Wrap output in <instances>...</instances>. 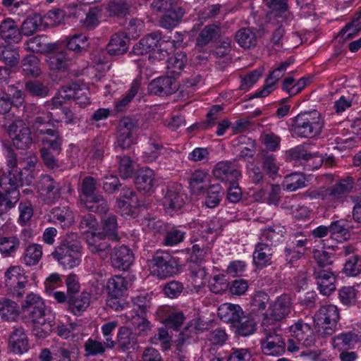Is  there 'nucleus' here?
Segmentation results:
<instances>
[{
	"instance_id": "51",
	"label": "nucleus",
	"mask_w": 361,
	"mask_h": 361,
	"mask_svg": "<svg viewBox=\"0 0 361 361\" xmlns=\"http://www.w3.org/2000/svg\"><path fill=\"white\" fill-rule=\"evenodd\" d=\"M183 14L184 12L180 8H169L161 20V26L166 29L176 26L183 16Z\"/></svg>"
},
{
	"instance_id": "57",
	"label": "nucleus",
	"mask_w": 361,
	"mask_h": 361,
	"mask_svg": "<svg viewBox=\"0 0 361 361\" xmlns=\"http://www.w3.org/2000/svg\"><path fill=\"white\" fill-rule=\"evenodd\" d=\"M85 357L97 356L102 355L107 348L105 341L104 343L89 338L84 343Z\"/></svg>"
},
{
	"instance_id": "48",
	"label": "nucleus",
	"mask_w": 361,
	"mask_h": 361,
	"mask_svg": "<svg viewBox=\"0 0 361 361\" xmlns=\"http://www.w3.org/2000/svg\"><path fill=\"white\" fill-rule=\"evenodd\" d=\"M36 162L37 159L35 157H30L26 163L25 161H19L20 169H23V171L19 172V177L18 178L20 180L19 186L23 184L30 185L32 183L33 180L32 171L35 167Z\"/></svg>"
},
{
	"instance_id": "25",
	"label": "nucleus",
	"mask_w": 361,
	"mask_h": 361,
	"mask_svg": "<svg viewBox=\"0 0 361 361\" xmlns=\"http://www.w3.org/2000/svg\"><path fill=\"white\" fill-rule=\"evenodd\" d=\"M361 342V334L350 331L342 332L333 338L332 345L338 350L353 349Z\"/></svg>"
},
{
	"instance_id": "49",
	"label": "nucleus",
	"mask_w": 361,
	"mask_h": 361,
	"mask_svg": "<svg viewBox=\"0 0 361 361\" xmlns=\"http://www.w3.org/2000/svg\"><path fill=\"white\" fill-rule=\"evenodd\" d=\"M0 314L5 320L14 321L19 315L18 307L15 302L2 298L0 300Z\"/></svg>"
},
{
	"instance_id": "38",
	"label": "nucleus",
	"mask_w": 361,
	"mask_h": 361,
	"mask_svg": "<svg viewBox=\"0 0 361 361\" xmlns=\"http://www.w3.org/2000/svg\"><path fill=\"white\" fill-rule=\"evenodd\" d=\"M78 85L77 84H72L69 86L61 87L58 91L56 95L52 99L51 103L49 104L52 106L51 109H57L62 106V104L66 101L73 99Z\"/></svg>"
},
{
	"instance_id": "55",
	"label": "nucleus",
	"mask_w": 361,
	"mask_h": 361,
	"mask_svg": "<svg viewBox=\"0 0 361 361\" xmlns=\"http://www.w3.org/2000/svg\"><path fill=\"white\" fill-rule=\"evenodd\" d=\"M79 228L84 237L100 231L99 223L94 215L88 214L83 216L79 224Z\"/></svg>"
},
{
	"instance_id": "2",
	"label": "nucleus",
	"mask_w": 361,
	"mask_h": 361,
	"mask_svg": "<svg viewBox=\"0 0 361 361\" xmlns=\"http://www.w3.org/2000/svg\"><path fill=\"white\" fill-rule=\"evenodd\" d=\"M324 120L321 114L313 110L299 114L293 118L292 133L300 137H313L318 135L323 128Z\"/></svg>"
},
{
	"instance_id": "18",
	"label": "nucleus",
	"mask_w": 361,
	"mask_h": 361,
	"mask_svg": "<svg viewBox=\"0 0 361 361\" xmlns=\"http://www.w3.org/2000/svg\"><path fill=\"white\" fill-rule=\"evenodd\" d=\"M89 250L94 254H97L101 258L107 257L108 250L110 247L109 240L102 231H99L85 237Z\"/></svg>"
},
{
	"instance_id": "23",
	"label": "nucleus",
	"mask_w": 361,
	"mask_h": 361,
	"mask_svg": "<svg viewBox=\"0 0 361 361\" xmlns=\"http://www.w3.org/2000/svg\"><path fill=\"white\" fill-rule=\"evenodd\" d=\"M185 204L183 195L180 193V185L169 186L163 199V204L167 212L180 209Z\"/></svg>"
},
{
	"instance_id": "62",
	"label": "nucleus",
	"mask_w": 361,
	"mask_h": 361,
	"mask_svg": "<svg viewBox=\"0 0 361 361\" xmlns=\"http://www.w3.org/2000/svg\"><path fill=\"white\" fill-rule=\"evenodd\" d=\"M190 273L193 286L197 288L203 286L207 281V272L204 267L198 264L190 267Z\"/></svg>"
},
{
	"instance_id": "60",
	"label": "nucleus",
	"mask_w": 361,
	"mask_h": 361,
	"mask_svg": "<svg viewBox=\"0 0 361 361\" xmlns=\"http://www.w3.org/2000/svg\"><path fill=\"white\" fill-rule=\"evenodd\" d=\"M23 71L25 75L37 77L40 74L39 61L34 55H29L23 60Z\"/></svg>"
},
{
	"instance_id": "31",
	"label": "nucleus",
	"mask_w": 361,
	"mask_h": 361,
	"mask_svg": "<svg viewBox=\"0 0 361 361\" xmlns=\"http://www.w3.org/2000/svg\"><path fill=\"white\" fill-rule=\"evenodd\" d=\"M188 59L185 53L177 52L171 56L166 63V74L168 76L177 78L183 72L187 64Z\"/></svg>"
},
{
	"instance_id": "19",
	"label": "nucleus",
	"mask_w": 361,
	"mask_h": 361,
	"mask_svg": "<svg viewBox=\"0 0 361 361\" xmlns=\"http://www.w3.org/2000/svg\"><path fill=\"white\" fill-rule=\"evenodd\" d=\"M213 175L216 179L228 184L238 180L242 176L235 165L229 161L218 162L213 169Z\"/></svg>"
},
{
	"instance_id": "41",
	"label": "nucleus",
	"mask_w": 361,
	"mask_h": 361,
	"mask_svg": "<svg viewBox=\"0 0 361 361\" xmlns=\"http://www.w3.org/2000/svg\"><path fill=\"white\" fill-rule=\"evenodd\" d=\"M306 178L301 173H292L285 176L282 187L285 190L294 192L298 189L305 188Z\"/></svg>"
},
{
	"instance_id": "16",
	"label": "nucleus",
	"mask_w": 361,
	"mask_h": 361,
	"mask_svg": "<svg viewBox=\"0 0 361 361\" xmlns=\"http://www.w3.org/2000/svg\"><path fill=\"white\" fill-rule=\"evenodd\" d=\"M136 123L130 118H122L118 125L116 145L122 149H128L136 142Z\"/></svg>"
},
{
	"instance_id": "32",
	"label": "nucleus",
	"mask_w": 361,
	"mask_h": 361,
	"mask_svg": "<svg viewBox=\"0 0 361 361\" xmlns=\"http://www.w3.org/2000/svg\"><path fill=\"white\" fill-rule=\"evenodd\" d=\"M127 289L128 281L120 275H115L107 281L106 291L108 295L112 298H121L125 295Z\"/></svg>"
},
{
	"instance_id": "12",
	"label": "nucleus",
	"mask_w": 361,
	"mask_h": 361,
	"mask_svg": "<svg viewBox=\"0 0 361 361\" xmlns=\"http://www.w3.org/2000/svg\"><path fill=\"white\" fill-rule=\"evenodd\" d=\"M265 338L261 341V348L264 354L279 356L285 352V343L281 336L276 334L277 326H262Z\"/></svg>"
},
{
	"instance_id": "4",
	"label": "nucleus",
	"mask_w": 361,
	"mask_h": 361,
	"mask_svg": "<svg viewBox=\"0 0 361 361\" xmlns=\"http://www.w3.org/2000/svg\"><path fill=\"white\" fill-rule=\"evenodd\" d=\"M52 114L49 112L43 116H37L32 122V128L39 135H48L50 138L42 139L44 147L56 153H59L61 149L62 137L56 129L49 128L52 120Z\"/></svg>"
},
{
	"instance_id": "30",
	"label": "nucleus",
	"mask_w": 361,
	"mask_h": 361,
	"mask_svg": "<svg viewBox=\"0 0 361 361\" xmlns=\"http://www.w3.org/2000/svg\"><path fill=\"white\" fill-rule=\"evenodd\" d=\"M315 279L320 293L330 295L336 290V276L331 271L321 270L315 272Z\"/></svg>"
},
{
	"instance_id": "47",
	"label": "nucleus",
	"mask_w": 361,
	"mask_h": 361,
	"mask_svg": "<svg viewBox=\"0 0 361 361\" xmlns=\"http://www.w3.org/2000/svg\"><path fill=\"white\" fill-rule=\"evenodd\" d=\"M49 67L53 70H66L71 64L70 57L66 51L52 53L48 59Z\"/></svg>"
},
{
	"instance_id": "33",
	"label": "nucleus",
	"mask_w": 361,
	"mask_h": 361,
	"mask_svg": "<svg viewBox=\"0 0 361 361\" xmlns=\"http://www.w3.org/2000/svg\"><path fill=\"white\" fill-rule=\"evenodd\" d=\"M286 233L284 226L277 224L262 230L259 240L274 245L280 242Z\"/></svg>"
},
{
	"instance_id": "35",
	"label": "nucleus",
	"mask_w": 361,
	"mask_h": 361,
	"mask_svg": "<svg viewBox=\"0 0 361 361\" xmlns=\"http://www.w3.org/2000/svg\"><path fill=\"white\" fill-rule=\"evenodd\" d=\"M82 326L76 323H71L67 325H60L58 327V335L64 338L74 342H78L83 338Z\"/></svg>"
},
{
	"instance_id": "17",
	"label": "nucleus",
	"mask_w": 361,
	"mask_h": 361,
	"mask_svg": "<svg viewBox=\"0 0 361 361\" xmlns=\"http://www.w3.org/2000/svg\"><path fill=\"white\" fill-rule=\"evenodd\" d=\"M288 336L295 338L299 344L303 346H311L315 339L311 326L302 320H298L289 327Z\"/></svg>"
},
{
	"instance_id": "22",
	"label": "nucleus",
	"mask_w": 361,
	"mask_h": 361,
	"mask_svg": "<svg viewBox=\"0 0 361 361\" xmlns=\"http://www.w3.org/2000/svg\"><path fill=\"white\" fill-rule=\"evenodd\" d=\"M191 257L195 258L196 262H201L211 253L214 238L209 235H200L192 240Z\"/></svg>"
},
{
	"instance_id": "27",
	"label": "nucleus",
	"mask_w": 361,
	"mask_h": 361,
	"mask_svg": "<svg viewBox=\"0 0 361 361\" xmlns=\"http://www.w3.org/2000/svg\"><path fill=\"white\" fill-rule=\"evenodd\" d=\"M8 344L11 350L16 354H23L28 350V339L23 327L15 328L13 330Z\"/></svg>"
},
{
	"instance_id": "64",
	"label": "nucleus",
	"mask_w": 361,
	"mask_h": 361,
	"mask_svg": "<svg viewBox=\"0 0 361 361\" xmlns=\"http://www.w3.org/2000/svg\"><path fill=\"white\" fill-rule=\"evenodd\" d=\"M118 171L123 179H127L132 177L134 169L132 160L127 156L117 157Z\"/></svg>"
},
{
	"instance_id": "56",
	"label": "nucleus",
	"mask_w": 361,
	"mask_h": 361,
	"mask_svg": "<svg viewBox=\"0 0 361 361\" xmlns=\"http://www.w3.org/2000/svg\"><path fill=\"white\" fill-rule=\"evenodd\" d=\"M331 238L341 243L349 238L350 233L348 228L341 221L332 222L329 226Z\"/></svg>"
},
{
	"instance_id": "59",
	"label": "nucleus",
	"mask_w": 361,
	"mask_h": 361,
	"mask_svg": "<svg viewBox=\"0 0 361 361\" xmlns=\"http://www.w3.org/2000/svg\"><path fill=\"white\" fill-rule=\"evenodd\" d=\"M223 191L219 185H213L207 192L204 204L208 208H214L219 204L223 197Z\"/></svg>"
},
{
	"instance_id": "10",
	"label": "nucleus",
	"mask_w": 361,
	"mask_h": 361,
	"mask_svg": "<svg viewBox=\"0 0 361 361\" xmlns=\"http://www.w3.org/2000/svg\"><path fill=\"white\" fill-rule=\"evenodd\" d=\"M176 261L169 253L158 251L149 264L150 274L164 279L172 276L176 271Z\"/></svg>"
},
{
	"instance_id": "53",
	"label": "nucleus",
	"mask_w": 361,
	"mask_h": 361,
	"mask_svg": "<svg viewBox=\"0 0 361 361\" xmlns=\"http://www.w3.org/2000/svg\"><path fill=\"white\" fill-rule=\"evenodd\" d=\"M102 232L111 240H118V223L114 214H109L102 219Z\"/></svg>"
},
{
	"instance_id": "58",
	"label": "nucleus",
	"mask_w": 361,
	"mask_h": 361,
	"mask_svg": "<svg viewBox=\"0 0 361 361\" xmlns=\"http://www.w3.org/2000/svg\"><path fill=\"white\" fill-rule=\"evenodd\" d=\"M0 59L6 65L14 66L20 60L18 51L11 45L0 47Z\"/></svg>"
},
{
	"instance_id": "11",
	"label": "nucleus",
	"mask_w": 361,
	"mask_h": 361,
	"mask_svg": "<svg viewBox=\"0 0 361 361\" xmlns=\"http://www.w3.org/2000/svg\"><path fill=\"white\" fill-rule=\"evenodd\" d=\"M353 186L352 178L341 180L331 187H324L323 202L327 208H336L346 198Z\"/></svg>"
},
{
	"instance_id": "3",
	"label": "nucleus",
	"mask_w": 361,
	"mask_h": 361,
	"mask_svg": "<svg viewBox=\"0 0 361 361\" xmlns=\"http://www.w3.org/2000/svg\"><path fill=\"white\" fill-rule=\"evenodd\" d=\"M171 42L161 40L158 33L149 34L134 45L133 52L135 55L150 54L149 60L152 61L164 60L169 55V47Z\"/></svg>"
},
{
	"instance_id": "1",
	"label": "nucleus",
	"mask_w": 361,
	"mask_h": 361,
	"mask_svg": "<svg viewBox=\"0 0 361 361\" xmlns=\"http://www.w3.org/2000/svg\"><path fill=\"white\" fill-rule=\"evenodd\" d=\"M25 317L33 324L32 332L39 338L47 337L53 330L54 316L38 295L29 293L22 305Z\"/></svg>"
},
{
	"instance_id": "20",
	"label": "nucleus",
	"mask_w": 361,
	"mask_h": 361,
	"mask_svg": "<svg viewBox=\"0 0 361 361\" xmlns=\"http://www.w3.org/2000/svg\"><path fill=\"white\" fill-rule=\"evenodd\" d=\"M14 226L4 224L0 228V253L4 257L13 256L20 247V241L17 235H6L5 232Z\"/></svg>"
},
{
	"instance_id": "46",
	"label": "nucleus",
	"mask_w": 361,
	"mask_h": 361,
	"mask_svg": "<svg viewBox=\"0 0 361 361\" xmlns=\"http://www.w3.org/2000/svg\"><path fill=\"white\" fill-rule=\"evenodd\" d=\"M66 45L68 49L79 53L87 49L88 38L82 33L74 34L66 37Z\"/></svg>"
},
{
	"instance_id": "28",
	"label": "nucleus",
	"mask_w": 361,
	"mask_h": 361,
	"mask_svg": "<svg viewBox=\"0 0 361 361\" xmlns=\"http://www.w3.org/2000/svg\"><path fill=\"white\" fill-rule=\"evenodd\" d=\"M244 314L241 307L232 303H224L218 308V316L224 322L231 324L232 326Z\"/></svg>"
},
{
	"instance_id": "6",
	"label": "nucleus",
	"mask_w": 361,
	"mask_h": 361,
	"mask_svg": "<svg viewBox=\"0 0 361 361\" xmlns=\"http://www.w3.org/2000/svg\"><path fill=\"white\" fill-rule=\"evenodd\" d=\"M53 257L65 269H73L81 262V246L78 243L65 240L55 247Z\"/></svg>"
},
{
	"instance_id": "63",
	"label": "nucleus",
	"mask_w": 361,
	"mask_h": 361,
	"mask_svg": "<svg viewBox=\"0 0 361 361\" xmlns=\"http://www.w3.org/2000/svg\"><path fill=\"white\" fill-rule=\"evenodd\" d=\"M185 233L176 227H173L169 230L166 229V234L164 239V244L166 246H174L185 238Z\"/></svg>"
},
{
	"instance_id": "21",
	"label": "nucleus",
	"mask_w": 361,
	"mask_h": 361,
	"mask_svg": "<svg viewBox=\"0 0 361 361\" xmlns=\"http://www.w3.org/2000/svg\"><path fill=\"white\" fill-rule=\"evenodd\" d=\"M134 261L132 250L126 245L114 247L111 254V262L114 268L126 271L130 268Z\"/></svg>"
},
{
	"instance_id": "36",
	"label": "nucleus",
	"mask_w": 361,
	"mask_h": 361,
	"mask_svg": "<svg viewBox=\"0 0 361 361\" xmlns=\"http://www.w3.org/2000/svg\"><path fill=\"white\" fill-rule=\"evenodd\" d=\"M91 294L87 291H83L78 297L68 295L69 309L75 315L80 314L90 305Z\"/></svg>"
},
{
	"instance_id": "13",
	"label": "nucleus",
	"mask_w": 361,
	"mask_h": 361,
	"mask_svg": "<svg viewBox=\"0 0 361 361\" xmlns=\"http://www.w3.org/2000/svg\"><path fill=\"white\" fill-rule=\"evenodd\" d=\"M8 134L17 148L27 149L32 144L30 130L23 120H16L10 124Z\"/></svg>"
},
{
	"instance_id": "9",
	"label": "nucleus",
	"mask_w": 361,
	"mask_h": 361,
	"mask_svg": "<svg viewBox=\"0 0 361 361\" xmlns=\"http://www.w3.org/2000/svg\"><path fill=\"white\" fill-rule=\"evenodd\" d=\"M338 320L339 312L336 305H323L314 315V326L319 334L331 335Z\"/></svg>"
},
{
	"instance_id": "45",
	"label": "nucleus",
	"mask_w": 361,
	"mask_h": 361,
	"mask_svg": "<svg viewBox=\"0 0 361 361\" xmlns=\"http://www.w3.org/2000/svg\"><path fill=\"white\" fill-rule=\"evenodd\" d=\"M256 323L255 320L245 315H243L240 319L233 327L235 333L240 336H248L255 331Z\"/></svg>"
},
{
	"instance_id": "37",
	"label": "nucleus",
	"mask_w": 361,
	"mask_h": 361,
	"mask_svg": "<svg viewBox=\"0 0 361 361\" xmlns=\"http://www.w3.org/2000/svg\"><path fill=\"white\" fill-rule=\"evenodd\" d=\"M293 155L299 160L304 161L305 167L308 170L318 169L323 163V157L318 153L299 152L298 149H295Z\"/></svg>"
},
{
	"instance_id": "44",
	"label": "nucleus",
	"mask_w": 361,
	"mask_h": 361,
	"mask_svg": "<svg viewBox=\"0 0 361 361\" xmlns=\"http://www.w3.org/2000/svg\"><path fill=\"white\" fill-rule=\"evenodd\" d=\"M117 341L120 348L123 350L134 348L137 344V338L131 330L127 327H121L117 334Z\"/></svg>"
},
{
	"instance_id": "40",
	"label": "nucleus",
	"mask_w": 361,
	"mask_h": 361,
	"mask_svg": "<svg viewBox=\"0 0 361 361\" xmlns=\"http://www.w3.org/2000/svg\"><path fill=\"white\" fill-rule=\"evenodd\" d=\"M209 183V174L202 170H196L190 179V188L192 193L200 194L204 190Z\"/></svg>"
},
{
	"instance_id": "8",
	"label": "nucleus",
	"mask_w": 361,
	"mask_h": 361,
	"mask_svg": "<svg viewBox=\"0 0 361 361\" xmlns=\"http://www.w3.org/2000/svg\"><path fill=\"white\" fill-rule=\"evenodd\" d=\"M95 190V179L90 176L85 178L81 185V202L88 210L104 214L109 209L107 202L102 195L94 194Z\"/></svg>"
},
{
	"instance_id": "15",
	"label": "nucleus",
	"mask_w": 361,
	"mask_h": 361,
	"mask_svg": "<svg viewBox=\"0 0 361 361\" xmlns=\"http://www.w3.org/2000/svg\"><path fill=\"white\" fill-rule=\"evenodd\" d=\"M4 278L6 286L13 294L18 298L22 297L27 283L24 269L20 266H11L4 273Z\"/></svg>"
},
{
	"instance_id": "61",
	"label": "nucleus",
	"mask_w": 361,
	"mask_h": 361,
	"mask_svg": "<svg viewBox=\"0 0 361 361\" xmlns=\"http://www.w3.org/2000/svg\"><path fill=\"white\" fill-rule=\"evenodd\" d=\"M209 287L212 293L222 294L228 290L229 284L224 274H217L212 278Z\"/></svg>"
},
{
	"instance_id": "42",
	"label": "nucleus",
	"mask_w": 361,
	"mask_h": 361,
	"mask_svg": "<svg viewBox=\"0 0 361 361\" xmlns=\"http://www.w3.org/2000/svg\"><path fill=\"white\" fill-rule=\"evenodd\" d=\"M221 34L220 27L214 24L205 26L197 38V45L204 47Z\"/></svg>"
},
{
	"instance_id": "7",
	"label": "nucleus",
	"mask_w": 361,
	"mask_h": 361,
	"mask_svg": "<svg viewBox=\"0 0 361 361\" xmlns=\"http://www.w3.org/2000/svg\"><path fill=\"white\" fill-rule=\"evenodd\" d=\"M293 309L290 295L283 294L276 298L269 309L262 312V326H277L278 322L287 317Z\"/></svg>"
},
{
	"instance_id": "14",
	"label": "nucleus",
	"mask_w": 361,
	"mask_h": 361,
	"mask_svg": "<svg viewBox=\"0 0 361 361\" xmlns=\"http://www.w3.org/2000/svg\"><path fill=\"white\" fill-rule=\"evenodd\" d=\"M61 185L51 176L43 175L37 184L39 196L48 204L54 203L61 196Z\"/></svg>"
},
{
	"instance_id": "24",
	"label": "nucleus",
	"mask_w": 361,
	"mask_h": 361,
	"mask_svg": "<svg viewBox=\"0 0 361 361\" xmlns=\"http://www.w3.org/2000/svg\"><path fill=\"white\" fill-rule=\"evenodd\" d=\"M151 94L164 96L174 92L177 86L175 79L171 76L160 77L153 80L148 86Z\"/></svg>"
},
{
	"instance_id": "29",
	"label": "nucleus",
	"mask_w": 361,
	"mask_h": 361,
	"mask_svg": "<svg viewBox=\"0 0 361 361\" xmlns=\"http://www.w3.org/2000/svg\"><path fill=\"white\" fill-rule=\"evenodd\" d=\"M128 47V37L124 32H118L111 37L106 46V50L108 54L111 56H118L126 53Z\"/></svg>"
},
{
	"instance_id": "54",
	"label": "nucleus",
	"mask_w": 361,
	"mask_h": 361,
	"mask_svg": "<svg viewBox=\"0 0 361 361\" xmlns=\"http://www.w3.org/2000/svg\"><path fill=\"white\" fill-rule=\"evenodd\" d=\"M235 40L240 47L245 49L255 47L257 44L255 34L248 27L239 30L235 34Z\"/></svg>"
},
{
	"instance_id": "50",
	"label": "nucleus",
	"mask_w": 361,
	"mask_h": 361,
	"mask_svg": "<svg viewBox=\"0 0 361 361\" xmlns=\"http://www.w3.org/2000/svg\"><path fill=\"white\" fill-rule=\"evenodd\" d=\"M42 257V246L39 244L32 243L25 250L23 262L27 266H34L39 262Z\"/></svg>"
},
{
	"instance_id": "34",
	"label": "nucleus",
	"mask_w": 361,
	"mask_h": 361,
	"mask_svg": "<svg viewBox=\"0 0 361 361\" xmlns=\"http://www.w3.org/2000/svg\"><path fill=\"white\" fill-rule=\"evenodd\" d=\"M0 37L6 41L18 42L20 40V33L15 21L6 18L0 25Z\"/></svg>"
},
{
	"instance_id": "5",
	"label": "nucleus",
	"mask_w": 361,
	"mask_h": 361,
	"mask_svg": "<svg viewBox=\"0 0 361 361\" xmlns=\"http://www.w3.org/2000/svg\"><path fill=\"white\" fill-rule=\"evenodd\" d=\"M20 180L10 173L0 178V215L15 207L19 200Z\"/></svg>"
},
{
	"instance_id": "43",
	"label": "nucleus",
	"mask_w": 361,
	"mask_h": 361,
	"mask_svg": "<svg viewBox=\"0 0 361 361\" xmlns=\"http://www.w3.org/2000/svg\"><path fill=\"white\" fill-rule=\"evenodd\" d=\"M161 311L165 312L164 323L169 328L178 331L183 323L185 317L181 312L171 309L169 307H162Z\"/></svg>"
},
{
	"instance_id": "39",
	"label": "nucleus",
	"mask_w": 361,
	"mask_h": 361,
	"mask_svg": "<svg viewBox=\"0 0 361 361\" xmlns=\"http://www.w3.org/2000/svg\"><path fill=\"white\" fill-rule=\"evenodd\" d=\"M154 173L149 168H143L139 171L136 178V185L138 190L148 192L154 186Z\"/></svg>"
},
{
	"instance_id": "26",
	"label": "nucleus",
	"mask_w": 361,
	"mask_h": 361,
	"mask_svg": "<svg viewBox=\"0 0 361 361\" xmlns=\"http://www.w3.org/2000/svg\"><path fill=\"white\" fill-rule=\"evenodd\" d=\"M273 255L272 245L262 240L256 244L253 252V262L259 268H264L271 264Z\"/></svg>"
},
{
	"instance_id": "52",
	"label": "nucleus",
	"mask_w": 361,
	"mask_h": 361,
	"mask_svg": "<svg viewBox=\"0 0 361 361\" xmlns=\"http://www.w3.org/2000/svg\"><path fill=\"white\" fill-rule=\"evenodd\" d=\"M43 25L42 16L39 14H34L23 21L21 32L24 35L30 36L39 30Z\"/></svg>"
}]
</instances>
